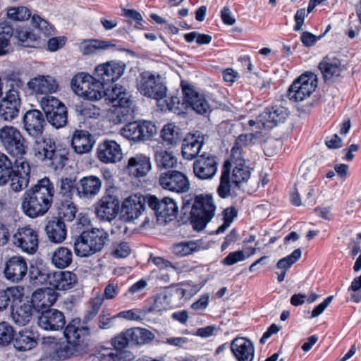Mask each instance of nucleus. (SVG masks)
I'll list each match as a JSON object with an SVG mask.
<instances>
[{"label": "nucleus", "instance_id": "nucleus-51", "mask_svg": "<svg viewBox=\"0 0 361 361\" xmlns=\"http://www.w3.org/2000/svg\"><path fill=\"white\" fill-rule=\"evenodd\" d=\"M104 86V84L101 80L94 78L90 85V89L87 92H85L83 97L92 101L99 100L105 94Z\"/></svg>", "mask_w": 361, "mask_h": 361}, {"label": "nucleus", "instance_id": "nucleus-61", "mask_svg": "<svg viewBox=\"0 0 361 361\" xmlns=\"http://www.w3.org/2000/svg\"><path fill=\"white\" fill-rule=\"evenodd\" d=\"M51 273L45 269H39L36 268L31 271V279L35 284H47L50 285V278Z\"/></svg>", "mask_w": 361, "mask_h": 361}, {"label": "nucleus", "instance_id": "nucleus-11", "mask_svg": "<svg viewBox=\"0 0 361 361\" xmlns=\"http://www.w3.org/2000/svg\"><path fill=\"white\" fill-rule=\"evenodd\" d=\"M20 106V93L11 84V88L0 101V118L4 121L11 122L18 116Z\"/></svg>", "mask_w": 361, "mask_h": 361}, {"label": "nucleus", "instance_id": "nucleus-58", "mask_svg": "<svg viewBox=\"0 0 361 361\" xmlns=\"http://www.w3.org/2000/svg\"><path fill=\"white\" fill-rule=\"evenodd\" d=\"M14 338V330L12 326L6 322L0 323V345L8 344Z\"/></svg>", "mask_w": 361, "mask_h": 361}, {"label": "nucleus", "instance_id": "nucleus-30", "mask_svg": "<svg viewBox=\"0 0 361 361\" xmlns=\"http://www.w3.org/2000/svg\"><path fill=\"white\" fill-rule=\"evenodd\" d=\"M204 144V137L200 135H190L184 138L181 146L183 157L192 160L197 157Z\"/></svg>", "mask_w": 361, "mask_h": 361}, {"label": "nucleus", "instance_id": "nucleus-29", "mask_svg": "<svg viewBox=\"0 0 361 361\" xmlns=\"http://www.w3.org/2000/svg\"><path fill=\"white\" fill-rule=\"evenodd\" d=\"M185 102L201 115H206L211 111L210 106L203 94H200L191 88H183Z\"/></svg>", "mask_w": 361, "mask_h": 361}, {"label": "nucleus", "instance_id": "nucleus-26", "mask_svg": "<svg viewBox=\"0 0 361 361\" xmlns=\"http://www.w3.org/2000/svg\"><path fill=\"white\" fill-rule=\"evenodd\" d=\"M319 68L325 82L331 83L341 75L343 66L338 59L327 56L319 63Z\"/></svg>", "mask_w": 361, "mask_h": 361}, {"label": "nucleus", "instance_id": "nucleus-10", "mask_svg": "<svg viewBox=\"0 0 361 361\" xmlns=\"http://www.w3.org/2000/svg\"><path fill=\"white\" fill-rule=\"evenodd\" d=\"M148 206L153 210L159 224H166L172 221L178 212L176 203L170 197H164L160 200L154 195H149Z\"/></svg>", "mask_w": 361, "mask_h": 361}, {"label": "nucleus", "instance_id": "nucleus-23", "mask_svg": "<svg viewBox=\"0 0 361 361\" xmlns=\"http://www.w3.org/2000/svg\"><path fill=\"white\" fill-rule=\"evenodd\" d=\"M148 197L142 195H131L126 198L123 203V212L128 221L137 219L148 204Z\"/></svg>", "mask_w": 361, "mask_h": 361}, {"label": "nucleus", "instance_id": "nucleus-8", "mask_svg": "<svg viewBox=\"0 0 361 361\" xmlns=\"http://www.w3.org/2000/svg\"><path fill=\"white\" fill-rule=\"evenodd\" d=\"M116 188L110 187L106 189L103 196L96 203L95 213L102 221H111L118 215L120 200L116 195Z\"/></svg>", "mask_w": 361, "mask_h": 361}, {"label": "nucleus", "instance_id": "nucleus-3", "mask_svg": "<svg viewBox=\"0 0 361 361\" xmlns=\"http://www.w3.org/2000/svg\"><path fill=\"white\" fill-rule=\"evenodd\" d=\"M183 209H190V220L194 230L202 231L214 216L216 206L209 195H185L183 198Z\"/></svg>", "mask_w": 361, "mask_h": 361}, {"label": "nucleus", "instance_id": "nucleus-64", "mask_svg": "<svg viewBox=\"0 0 361 361\" xmlns=\"http://www.w3.org/2000/svg\"><path fill=\"white\" fill-rule=\"evenodd\" d=\"M315 168L310 161H304L300 168V173L301 178L305 180L312 182L316 177Z\"/></svg>", "mask_w": 361, "mask_h": 361}, {"label": "nucleus", "instance_id": "nucleus-7", "mask_svg": "<svg viewBox=\"0 0 361 361\" xmlns=\"http://www.w3.org/2000/svg\"><path fill=\"white\" fill-rule=\"evenodd\" d=\"M41 106L47 121L56 128H60L67 123L68 112L66 106L57 98L46 95L41 99Z\"/></svg>", "mask_w": 361, "mask_h": 361}, {"label": "nucleus", "instance_id": "nucleus-53", "mask_svg": "<svg viewBox=\"0 0 361 361\" xmlns=\"http://www.w3.org/2000/svg\"><path fill=\"white\" fill-rule=\"evenodd\" d=\"M167 93V92H166ZM157 105L162 111H174L180 109L179 105L180 104V99L173 95L168 96L166 94L165 96L162 97L161 99L157 100Z\"/></svg>", "mask_w": 361, "mask_h": 361}, {"label": "nucleus", "instance_id": "nucleus-9", "mask_svg": "<svg viewBox=\"0 0 361 361\" xmlns=\"http://www.w3.org/2000/svg\"><path fill=\"white\" fill-rule=\"evenodd\" d=\"M317 86V78L314 73L301 75L294 80L288 90L290 100L301 102L310 97Z\"/></svg>", "mask_w": 361, "mask_h": 361}, {"label": "nucleus", "instance_id": "nucleus-42", "mask_svg": "<svg viewBox=\"0 0 361 361\" xmlns=\"http://www.w3.org/2000/svg\"><path fill=\"white\" fill-rule=\"evenodd\" d=\"M33 307L30 303H23L16 309L12 306V318L14 322L19 326H25L32 319Z\"/></svg>", "mask_w": 361, "mask_h": 361}, {"label": "nucleus", "instance_id": "nucleus-39", "mask_svg": "<svg viewBox=\"0 0 361 361\" xmlns=\"http://www.w3.org/2000/svg\"><path fill=\"white\" fill-rule=\"evenodd\" d=\"M73 262V253L68 247L61 246L51 255L52 264L59 269L68 267Z\"/></svg>", "mask_w": 361, "mask_h": 361}, {"label": "nucleus", "instance_id": "nucleus-17", "mask_svg": "<svg viewBox=\"0 0 361 361\" xmlns=\"http://www.w3.org/2000/svg\"><path fill=\"white\" fill-rule=\"evenodd\" d=\"M218 164L214 156L204 153L193 163L195 176L200 180L212 178L217 171Z\"/></svg>", "mask_w": 361, "mask_h": 361}, {"label": "nucleus", "instance_id": "nucleus-6", "mask_svg": "<svg viewBox=\"0 0 361 361\" xmlns=\"http://www.w3.org/2000/svg\"><path fill=\"white\" fill-rule=\"evenodd\" d=\"M137 87L139 92L147 97L159 100L166 95L167 87L159 74L145 71L140 74Z\"/></svg>", "mask_w": 361, "mask_h": 361}, {"label": "nucleus", "instance_id": "nucleus-33", "mask_svg": "<svg viewBox=\"0 0 361 361\" xmlns=\"http://www.w3.org/2000/svg\"><path fill=\"white\" fill-rule=\"evenodd\" d=\"M76 281L77 276L73 272L58 271L51 273L50 286L56 290H66L73 288Z\"/></svg>", "mask_w": 361, "mask_h": 361}, {"label": "nucleus", "instance_id": "nucleus-25", "mask_svg": "<svg viewBox=\"0 0 361 361\" xmlns=\"http://www.w3.org/2000/svg\"><path fill=\"white\" fill-rule=\"evenodd\" d=\"M58 298V293L51 288H38L32 295L31 305L37 312L49 309Z\"/></svg>", "mask_w": 361, "mask_h": 361}, {"label": "nucleus", "instance_id": "nucleus-50", "mask_svg": "<svg viewBox=\"0 0 361 361\" xmlns=\"http://www.w3.org/2000/svg\"><path fill=\"white\" fill-rule=\"evenodd\" d=\"M179 131L180 129L173 123H168L161 130V138L168 145H176L180 138Z\"/></svg>", "mask_w": 361, "mask_h": 361}, {"label": "nucleus", "instance_id": "nucleus-59", "mask_svg": "<svg viewBox=\"0 0 361 361\" xmlns=\"http://www.w3.org/2000/svg\"><path fill=\"white\" fill-rule=\"evenodd\" d=\"M11 181L10 187L13 192H18L25 188L29 184V180L23 178L21 175L15 173L11 176L9 178Z\"/></svg>", "mask_w": 361, "mask_h": 361}, {"label": "nucleus", "instance_id": "nucleus-12", "mask_svg": "<svg viewBox=\"0 0 361 361\" xmlns=\"http://www.w3.org/2000/svg\"><path fill=\"white\" fill-rule=\"evenodd\" d=\"M13 243L23 252L32 255L38 249V232L30 226L20 227L13 234Z\"/></svg>", "mask_w": 361, "mask_h": 361}, {"label": "nucleus", "instance_id": "nucleus-1", "mask_svg": "<svg viewBox=\"0 0 361 361\" xmlns=\"http://www.w3.org/2000/svg\"><path fill=\"white\" fill-rule=\"evenodd\" d=\"M55 190L54 183L44 177L32 185L23 194L21 207L30 218L44 216L51 207Z\"/></svg>", "mask_w": 361, "mask_h": 361}, {"label": "nucleus", "instance_id": "nucleus-44", "mask_svg": "<svg viewBox=\"0 0 361 361\" xmlns=\"http://www.w3.org/2000/svg\"><path fill=\"white\" fill-rule=\"evenodd\" d=\"M87 232L93 245L95 254L101 252L109 241V235L108 232L102 228H97L87 230Z\"/></svg>", "mask_w": 361, "mask_h": 361}, {"label": "nucleus", "instance_id": "nucleus-48", "mask_svg": "<svg viewBox=\"0 0 361 361\" xmlns=\"http://www.w3.org/2000/svg\"><path fill=\"white\" fill-rule=\"evenodd\" d=\"M58 186L59 195L66 199L71 200L73 192L77 195V181L75 178H61Z\"/></svg>", "mask_w": 361, "mask_h": 361}, {"label": "nucleus", "instance_id": "nucleus-21", "mask_svg": "<svg viewBox=\"0 0 361 361\" xmlns=\"http://www.w3.org/2000/svg\"><path fill=\"white\" fill-rule=\"evenodd\" d=\"M65 324L63 313L56 309L45 310L38 318L39 326L44 330L58 331L62 329Z\"/></svg>", "mask_w": 361, "mask_h": 361}, {"label": "nucleus", "instance_id": "nucleus-27", "mask_svg": "<svg viewBox=\"0 0 361 361\" xmlns=\"http://www.w3.org/2000/svg\"><path fill=\"white\" fill-rule=\"evenodd\" d=\"M95 143L93 135L87 130H75L73 134L71 146L75 153L83 154L89 153Z\"/></svg>", "mask_w": 361, "mask_h": 361}, {"label": "nucleus", "instance_id": "nucleus-55", "mask_svg": "<svg viewBox=\"0 0 361 361\" xmlns=\"http://www.w3.org/2000/svg\"><path fill=\"white\" fill-rule=\"evenodd\" d=\"M13 33V27L7 24H0V55L6 53L5 49L8 45L10 38Z\"/></svg>", "mask_w": 361, "mask_h": 361}, {"label": "nucleus", "instance_id": "nucleus-43", "mask_svg": "<svg viewBox=\"0 0 361 361\" xmlns=\"http://www.w3.org/2000/svg\"><path fill=\"white\" fill-rule=\"evenodd\" d=\"M231 164L228 161H225L221 171L217 193L221 198H226L231 195Z\"/></svg>", "mask_w": 361, "mask_h": 361}, {"label": "nucleus", "instance_id": "nucleus-47", "mask_svg": "<svg viewBox=\"0 0 361 361\" xmlns=\"http://www.w3.org/2000/svg\"><path fill=\"white\" fill-rule=\"evenodd\" d=\"M13 171L12 161L7 155L0 152V185H4L9 181Z\"/></svg>", "mask_w": 361, "mask_h": 361}, {"label": "nucleus", "instance_id": "nucleus-4", "mask_svg": "<svg viewBox=\"0 0 361 361\" xmlns=\"http://www.w3.org/2000/svg\"><path fill=\"white\" fill-rule=\"evenodd\" d=\"M34 152L36 157L54 170L61 169L68 160V150L57 145L50 137L34 138Z\"/></svg>", "mask_w": 361, "mask_h": 361}, {"label": "nucleus", "instance_id": "nucleus-31", "mask_svg": "<svg viewBox=\"0 0 361 361\" xmlns=\"http://www.w3.org/2000/svg\"><path fill=\"white\" fill-rule=\"evenodd\" d=\"M127 167L130 174L137 178L143 177L152 169L150 158L143 154H136L128 159Z\"/></svg>", "mask_w": 361, "mask_h": 361}, {"label": "nucleus", "instance_id": "nucleus-24", "mask_svg": "<svg viewBox=\"0 0 361 361\" xmlns=\"http://www.w3.org/2000/svg\"><path fill=\"white\" fill-rule=\"evenodd\" d=\"M231 350L238 361H252L255 357V346L245 337L234 338L231 343Z\"/></svg>", "mask_w": 361, "mask_h": 361}, {"label": "nucleus", "instance_id": "nucleus-60", "mask_svg": "<svg viewBox=\"0 0 361 361\" xmlns=\"http://www.w3.org/2000/svg\"><path fill=\"white\" fill-rule=\"evenodd\" d=\"M131 252V248L127 242L114 243L112 245L111 255L116 258H125Z\"/></svg>", "mask_w": 361, "mask_h": 361}, {"label": "nucleus", "instance_id": "nucleus-20", "mask_svg": "<svg viewBox=\"0 0 361 361\" xmlns=\"http://www.w3.org/2000/svg\"><path fill=\"white\" fill-rule=\"evenodd\" d=\"M288 115V110L285 107L274 105L266 108L257 116V123H262L264 128H272L278 123L284 122Z\"/></svg>", "mask_w": 361, "mask_h": 361}, {"label": "nucleus", "instance_id": "nucleus-13", "mask_svg": "<svg viewBox=\"0 0 361 361\" xmlns=\"http://www.w3.org/2000/svg\"><path fill=\"white\" fill-rule=\"evenodd\" d=\"M159 183L164 189L176 193L186 192L190 188L187 176L177 170H169L161 173L159 178Z\"/></svg>", "mask_w": 361, "mask_h": 361}, {"label": "nucleus", "instance_id": "nucleus-22", "mask_svg": "<svg viewBox=\"0 0 361 361\" xmlns=\"http://www.w3.org/2000/svg\"><path fill=\"white\" fill-rule=\"evenodd\" d=\"M99 160L104 164L116 163L123 157L120 145L114 140H104L99 143L97 149Z\"/></svg>", "mask_w": 361, "mask_h": 361}, {"label": "nucleus", "instance_id": "nucleus-46", "mask_svg": "<svg viewBox=\"0 0 361 361\" xmlns=\"http://www.w3.org/2000/svg\"><path fill=\"white\" fill-rule=\"evenodd\" d=\"M57 209L59 216L57 219L63 221H71L75 217L77 209L71 200L66 199L64 201H61Z\"/></svg>", "mask_w": 361, "mask_h": 361}, {"label": "nucleus", "instance_id": "nucleus-15", "mask_svg": "<svg viewBox=\"0 0 361 361\" xmlns=\"http://www.w3.org/2000/svg\"><path fill=\"white\" fill-rule=\"evenodd\" d=\"M126 65L121 61H110L98 65L94 70V75L104 85L114 82L123 74Z\"/></svg>", "mask_w": 361, "mask_h": 361}, {"label": "nucleus", "instance_id": "nucleus-36", "mask_svg": "<svg viewBox=\"0 0 361 361\" xmlns=\"http://www.w3.org/2000/svg\"><path fill=\"white\" fill-rule=\"evenodd\" d=\"M104 96L106 100H108L112 106L132 103L130 94L121 85H116L111 90L105 92Z\"/></svg>", "mask_w": 361, "mask_h": 361}, {"label": "nucleus", "instance_id": "nucleus-19", "mask_svg": "<svg viewBox=\"0 0 361 361\" xmlns=\"http://www.w3.org/2000/svg\"><path fill=\"white\" fill-rule=\"evenodd\" d=\"M27 273V264L21 256H13L5 263L4 274L6 279L18 283L25 277Z\"/></svg>", "mask_w": 361, "mask_h": 361}, {"label": "nucleus", "instance_id": "nucleus-57", "mask_svg": "<svg viewBox=\"0 0 361 361\" xmlns=\"http://www.w3.org/2000/svg\"><path fill=\"white\" fill-rule=\"evenodd\" d=\"M302 252L300 249H295L288 256L281 259L276 264L278 269L286 270L295 263L301 257Z\"/></svg>", "mask_w": 361, "mask_h": 361}, {"label": "nucleus", "instance_id": "nucleus-52", "mask_svg": "<svg viewBox=\"0 0 361 361\" xmlns=\"http://www.w3.org/2000/svg\"><path fill=\"white\" fill-rule=\"evenodd\" d=\"M132 103L122 104L118 106H113V121L115 123H121L128 121L133 113Z\"/></svg>", "mask_w": 361, "mask_h": 361}, {"label": "nucleus", "instance_id": "nucleus-63", "mask_svg": "<svg viewBox=\"0 0 361 361\" xmlns=\"http://www.w3.org/2000/svg\"><path fill=\"white\" fill-rule=\"evenodd\" d=\"M32 23L33 26L37 28L45 35H49L53 31L51 25L39 16L34 15L32 18Z\"/></svg>", "mask_w": 361, "mask_h": 361}, {"label": "nucleus", "instance_id": "nucleus-16", "mask_svg": "<svg viewBox=\"0 0 361 361\" xmlns=\"http://www.w3.org/2000/svg\"><path fill=\"white\" fill-rule=\"evenodd\" d=\"M102 180L94 175H89L81 178L77 182V196L83 200L94 198L100 192Z\"/></svg>", "mask_w": 361, "mask_h": 361}, {"label": "nucleus", "instance_id": "nucleus-62", "mask_svg": "<svg viewBox=\"0 0 361 361\" xmlns=\"http://www.w3.org/2000/svg\"><path fill=\"white\" fill-rule=\"evenodd\" d=\"M17 157L18 159L15 161V166L16 168L15 173L21 175L23 178L30 180V166L29 162L23 159V156Z\"/></svg>", "mask_w": 361, "mask_h": 361}, {"label": "nucleus", "instance_id": "nucleus-32", "mask_svg": "<svg viewBox=\"0 0 361 361\" xmlns=\"http://www.w3.org/2000/svg\"><path fill=\"white\" fill-rule=\"evenodd\" d=\"M44 231L47 238L51 243H61L66 238V226L64 221L59 219L54 218L48 221Z\"/></svg>", "mask_w": 361, "mask_h": 361}, {"label": "nucleus", "instance_id": "nucleus-2", "mask_svg": "<svg viewBox=\"0 0 361 361\" xmlns=\"http://www.w3.org/2000/svg\"><path fill=\"white\" fill-rule=\"evenodd\" d=\"M63 334L67 343H61L56 348V353L59 358L79 356L87 352L90 329L81 325L79 319H73L69 322Z\"/></svg>", "mask_w": 361, "mask_h": 361}, {"label": "nucleus", "instance_id": "nucleus-35", "mask_svg": "<svg viewBox=\"0 0 361 361\" xmlns=\"http://www.w3.org/2000/svg\"><path fill=\"white\" fill-rule=\"evenodd\" d=\"M73 248L75 255L80 257H87L95 254L87 230L75 238Z\"/></svg>", "mask_w": 361, "mask_h": 361}, {"label": "nucleus", "instance_id": "nucleus-34", "mask_svg": "<svg viewBox=\"0 0 361 361\" xmlns=\"http://www.w3.org/2000/svg\"><path fill=\"white\" fill-rule=\"evenodd\" d=\"M24 295L25 288L21 286L0 290V312L6 310L11 303L20 302Z\"/></svg>", "mask_w": 361, "mask_h": 361}, {"label": "nucleus", "instance_id": "nucleus-41", "mask_svg": "<svg viewBox=\"0 0 361 361\" xmlns=\"http://www.w3.org/2000/svg\"><path fill=\"white\" fill-rule=\"evenodd\" d=\"M202 247L199 240H187L176 243L171 247V252L178 257H185L198 252Z\"/></svg>", "mask_w": 361, "mask_h": 361}, {"label": "nucleus", "instance_id": "nucleus-37", "mask_svg": "<svg viewBox=\"0 0 361 361\" xmlns=\"http://www.w3.org/2000/svg\"><path fill=\"white\" fill-rule=\"evenodd\" d=\"M37 342L31 331L23 330L18 332L13 340V345L18 351H27L35 347Z\"/></svg>", "mask_w": 361, "mask_h": 361}, {"label": "nucleus", "instance_id": "nucleus-45", "mask_svg": "<svg viewBox=\"0 0 361 361\" xmlns=\"http://www.w3.org/2000/svg\"><path fill=\"white\" fill-rule=\"evenodd\" d=\"M154 159L159 169L173 168L177 164V159L173 153L163 149H156Z\"/></svg>", "mask_w": 361, "mask_h": 361}, {"label": "nucleus", "instance_id": "nucleus-14", "mask_svg": "<svg viewBox=\"0 0 361 361\" xmlns=\"http://www.w3.org/2000/svg\"><path fill=\"white\" fill-rule=\"evenodd\" d=\"M122 135L134 142L149 140L156 133V126L149 121L130 122L121 129Z\"/></svg>", "mask_w": 361, "mask_h": 361}, {"label": "nucleus", "instance_id": "nucleus-40", "mask_svg": "<svg viewBox=\"0 0 361 361\" xmlns=\"http://www.w3.org/2000/svg\"><path fill=\"white\" fill-rule=\"evenodd\" d=\"M126 336L130 338L133 344L145 345L149 343L154 338V334L144 328H131L126 331Z\"/></svg>", "mask_w": 361, "mask_h": 361}, {"label": "nucleus", "instance_id": "nucleus-56", "mask_svg": "<svg viewBox=\"0 0 361 361\" xmlns=\"http://www.w3.org/2000/svg\"><path fill=\"white\" fill-rule=\"evenodd\" d=\"M16 37L22 43L23 46L28 47H35L37 40L35 35L27 29L18 30Z\"/></svg>", "mask_w": 361, "mask_h": 361}, {"label": "nucleus", "instance_id": "nucleus-28", "mask_svg": "<svg viewBox=\"0 0 361 361\" xmlns=\"http://www.w3.org/2000/svg\"><path fill=\"white\" fill-rule=\"evenodd\" d=\"M30 90L37 94L56 92L59 88L56 80L49 75H38L27 82Z\"/></svg>", "mask_w": 361, "mask_h": 361}, {"label": "nucleus", "instance_id": "nucleus-18", "mask_svg": "<svg viewBox=\"0 0 361 361\" xmlns=\"http://www.w3.org/2000/svg\"><path fill=\"white\" fill-rule=\"evenodd\" d=\"M24 129L33 138L42 137L46 124L43 114L37 109L27 111L23 118Z\"/></svg>", "mask_w": 361, "mask_h": 361}, {"label": "nucleus", "instance_id": "nucleus-54", "mask_svg": "<svg viewBox=\"0 0 361 361\" xmlns=\"http://www.w3.org/2000/svg\"><path fill=\"white\" fill-rule=\"evenodd\" d=\"M8 18L15 21H24L31 16V11L25 6L10 8L7 11Z\"/></svg>", "mask_w": 361, "mask_h": 361}, {"label": "nucleus", "instance_id": "nucleus-5", "mask_svg": "<svg viewBox=\"0 0 361 361\" xmlns=\"http://www.w3.org/2000/svg\"><path fill=\"white\" fill-rule=\"evenodd\" d=\"M0 143L12 157H22L27 154L25 139L21 132L14 126H4L0 128Z\"/></svg>", "mask_w": 361, "mask_h": 361}, {"label": "nucleus", "instance_id": "nucleus-49", "mask_svg": "<svg viewBox=\"0 0 361 361\" xmlns=\"http://www.w3.org/2000/svg\"><path fill=\"white\" fill-rule=\"evenodd\" d=\"M250 168L245 164L234 165L232 172V183L239 186L241 183L246 182L250 177Z\"/></svg>", "mask_w": 361, "mask_h": 361}, {"label": "nucleus", "instance_id": "nucleus-38", "mask_svg": "<svg viewBox=\"0 0 361 361\" xmlns=\"http://www.w3.org/2000/svg\"><path fill=\"white\" fill-rule=\"evenodd\" d=\"M94 79V78L88 73H79L72 78L71 88L75 94L83 97L85 92H87L90 89V85Z\"/></svg>", "mask_w": 361, "mask_h": 361}]
</instances>
